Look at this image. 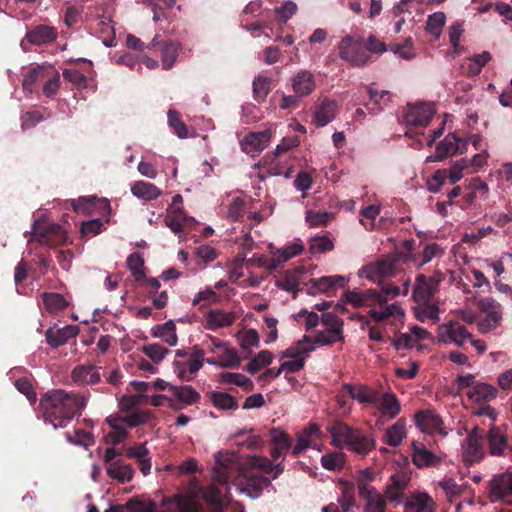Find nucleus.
<instances>
[{"instance_id": "f257e3e1", "label": "nucleus", "mask_w": 512, "mask_h": 512, "mask_svg": "<svg viewBox=\"0 0 512 512\" xmlns=\"http://www.w3.org/2000/svg\"><path fill=\"white\" fill-rule=\"evenodd\" d=\"M87 395L54 389L45 393L40 399V409L45 422L54 429L65 427L86 407Z\"/></svg>"}, {"instance_id": "f03ea898", "label": "nucleus", "mask_w": 512, "mask_h": 512, "mask_svg": "<svg viewBox=\"0 0 512 512\" xmlns=\"http://www.w3.org/2000/svg\"><path fill=\"white\" fill-rule=\"evenodd\" d=\"M237 471L238 463L235 461V455L218 452L213 468L214 484L204 492V499L216 507H221L227 494L228 482Z\"/></svg>"}, {"instance_id": "7ed1b4c3", "label": "nucleus", "mask_w": 512, "mask_h": 512, "mask_svg": "<svg viewBox=\"0 0 512 512\" xmlns=\"http://www.w3.org/2000/svg\"><path fill=\"white\" fill-rule=\"evenodd\" d=\"M332 437V444L338 448L343 444L358 453L367 454L375 447V440L369 435L363 434L357 429H353L343 422H337L328 428Z\"/></svg>"}, {"instance_id": "20e7f679", "label": "nucleus", "mask_w": 512, "mask_h": 512, "mask_svg": "<svg viewBox=\"0 0 512 512\" xmlns=\"http://www.w3.org/2000/svg\"><path fill=\"white\" fill-rule=\"evenodd\" d=\"M339 57L353 67H364L371 61L365 51L364 39L359 35H346L338 43Z\"/></svg>"}, {"instance_id": "39448f33", "label": "nucleus", "mask_w": 512, "mask_h": 512, "mask_svg": "<svg viewBox=\"0 0 512 512\" xmlns=\"http://www.w3.org/2000/svg\"><path fill=\"white\" fill-rule=\"evenodd\" d=\"M411 481V473L407 469H401L390 476L389 481L385 487L384 495L388 502L394 505L405 503L406 489Z\"/></svg>"}, {"instance_id": "423d86ee", "label": "nucleus", "mask_w": 512, "mask_h": 512, "mask_svg": "<svg viewBox=\"0 0 512 512\" xmlns=\"http://www.w3.org/2000/svg\"><path fill=\"white\" fill-rule=\"evenodd\" d=\"M433 113L431 106L428 104L407 105L403 113V121L410 128L406 135L410 136L413 129L427 127L433 118Z\"/></svg>"}, {"instance_id": "0eeeda50", "label": "nucleus", "mask_w": 512, "mask_h": 512, "mask_svg": "<svg viewBox=\"0 0 512 512\" xmlns=\"http://www.w3.org/2000/svg\"><path fill=\"white\" fill-rule=\"evenodd\" d=\"M485 317L478 323L480 333L485 334L497 328L502 320L501 305L493 298H484L478 304Z\"/></svg>"}, {"instance_id": "6e6552de", "label": "nucleus", "mask_w": 512, "mask_h": 512, "mask_svg": "<svg viewBox=\"0 0 512 512\" xmlns=\"http://www.w3.org/2000/svg\"><path fill=\"white\" fill-rule=\"evenodd\" d=\"M345 299L348 303L352 304L357 308L369 307L375 309L377 305L385 306L388 298L379 293L375 289L359 290L354 289L348 290L344 293Z\"/></svg>"}, {"instance_id": "1a4fd4ad", "label": "nucleus", "mask_w": 512, "mask_h": 512, "mask_svg": "<svg viewBox=\"0 0 512 512\" xmlns=\"http://www.w3.org/2000/svg\"><path fill=\"white\" fill-rule=\"evenodd\" d=\"M243 477L242 483V491L246 492L247 495L251 498H258L263 489L272 486V482L269 478L264 475L258 474L255 471H251L249 469H240L238 467V471Z\"/></svg>"}, {"instance_id": "9d476101", "label": "nucleus", "mask_w": 512, "mask_h": 512, "mask_svg": "<svg viewBox=\"0 0 512 512\" xmlns=\"http://www.w3.org/2000/svg\"><path fill=\"white\" fill-rule=\"evenodd\" d=\"M472 335L466 327L458 321H449L438 327V339L442 343H454L462 346L465 340L471 339Z\"/></svg>"}, {"instance_id": "9b49d317", "label": "nucleus", "mask_w": 512, "mask_h": 512, "mask_svg": "<svg viewBox=\"0 0 512 512\" xmlns=\"http://www.w3.org/2000/svg\"><path fill=\"white\" fill-rule=\"evenodd\" d=\"M488 496L491 502L508 501L512 497V473L494 475L489 481Z\"/></svg>"}, {"instance_id": "f8f14e48", "label": "nucleus", "mask_w": 512, "mask_h": 512, "mask_svg": "<svg viewBox=\"0 0 512 512\" xmlns=\"http://www.w3.org/2000/svg\"><path fill=\"white\" fill-rule=\"evenodd\" d=\"M271 136L270 129L249 132L240 141L241 150L252 157L259 155L269 145Z\"/></svg>"}, {"instance_id": "ddd939ff", "label": "nucleus", "mask_w": 512, "mask_h": 512, "mask_svg": "<svg viewBox=\"0 0 512 512\" xmlns=\"http://www.w3.org/2000/svg\"><path fill=\"white\" fill-rule=\"evenodd\" d=\"M438 285L439 280L434 277H426L424 274L417 275L412 293L413 300L419 304L429 303L437 292Z\"/></svg>"}, {"instance_id": "4468645a", "label": "nucleus", "mask_w": 512, "mask_h": 512, "mask_svg": "<svg viewBox=\"0 0 512 512\" xmlns=\"http://www.w3.org/2000/svg\"><path fill=\"white\" fill-rule=\"evenodd\" d=\"M37 241L49 247L60 246L66 243L67 234L59 224H49L43 228L34 227Z\"/></svg>"}, {"instance_id": "2eb2a0df", "label": "nucleus", "mask_w": 512, "mask_h": 512, "mask_svg": "<svg viewBox=\"0 0 512 512\" xmlns=\"http://www.w3.org/2000/svg\"><path fill=\"white\" fill-rule=\"evenodd\" d=\"M483 436V431L475 427L465 440L464 458L470 464L480 461L483 457Z\"/></svg>"}, {"instance_id": "dca6fc26", "label": "nucleus", "mask_w": 512, "mask_h": 512, "mask_svg": "<svg viewBox=\"0 0 512 512\" xmlns=\"http://www.w3.org/2000/svg\"><path fill=\"white\" fill-rule=\"evenodd\" d=\"M150 45L160 51L163 68H172L179 55V51L181 49L180 44L170 39L159 41L158 36H155Z\"/></svg>"}, {"instance_id": "f3484780", "label": "nucleus", "mask_w": 512, "mask_h": 512, "mask_svg": "<svg viewBox=\"0 0 512 512\" xmlns=\"http://www.w3.org/2000/svg\"><path fill=\"white\" fill-rule=\"evenodd\" d=\"M100 369L94 364L77 365L71 372V379L77 385H96L101 381Z\"/></svg>"}, {"instance_id": "a211bd4d", "label": "nucleus", "mask_w": 512, "mask_h": 512, "mask_svg": "<svg viewBox=\"0 0 512 512\" xmlns=\"http://www.w3.org/2000/svg\"><path fill=\"white\" fill-rule=\"evenodd\" d=\"M417 427L425 433L434 434L443 432V421L440 416L432 410L419 411L415 415Z\"/></svg>"}, {"instance_id": "6ab92c4d", "label": "nucleus", "mask_w": 512, "mask_h": 512, "mask_svg": "<svg viewBox=\"0 0 512 512\" xmlns=\"http://www.w3.org/2000/svg\"><path fill=\"white\" fill-rule=\"evenodd\" d=\"M58 32L56 28L39 24L26 32L25 39L28 43L36 46L50 44L56 40Z\"/></svg>"}, {"instance_id": "aec40b11", "label": "nucleus", "mask_w": 512, "mask_h": 512, "mask_svg": "<svg viewBox=\"0 0 512 512\" xmlns=\"http://www.w3.org/2000/svg\"><path fill=\"white\" fill-rule=\"evenodd\" d=\"M358 494L366 502L365 512H386L388 500L375 487L362 486L361 493Z\"/></svg>"}, {"instance_id": "412c9836", "label": "nucleus", "mask_w": 512, "mask_h": 512, "mask_svg": "<svg viewBox=\"0 0 512 512\" xmlns=\"http://www.w3.org/2000/svg\"><path fill=\"white\" fill-rule=\"evenodd\" d=\"M321 436L320 426L317 423H309L301 432L296 435V445L291 450L293 457H298L304 450L311 447L314 438Z\"/></svg>"}, {"instance_id": "4be33fe9", "label": "nucleus", "mask_w": 512, "mask_h": 512, "mask_svg": "<svg viewBox=\"0 0 512 512\" xmlns=\"http://www.w3.org/2000/svg\"><path fill=\"white\" fill-rule=\"evenodd\" d=\"M344 390L352 399L357 400L363 404H374L379 400V392L367 385H352L344 383L342 385Z\"/></svg>"}, {"instance_id": "5701e85b", "label": "nucleus", "mask_w": 512, "mask_h": 512, "mask_svg": "<svg viewBox=\"0 0 512 512\" xmlns=\"http://www.w3.org/2000/svg\"><path fill=\"white\" fill-rule=\"evenodd\" d=\"M270 437L273 461H276L280 456L286 455L290 449L292 450V439L288 433L278 428H272L270 430Z\"/></svg>"}, {"instance_id": "b1692460", "label": "nucleus", "mask_w": 512, "mask_h": 512, "mask_svg": "<svg viewBox=\"0 0 512 512\" xmlns=\"http://www.w3.org/2000/svg\"><path fill=\"white\" fill-rule=\"evenodd\" d=\"M404 510L405 512H435L436 504L427 493L417 492L406 499Z\"/></svg>"}, {"instance_id": "393cba45", "label": "nucleus", "mask_w": 512, "mask_h": 512, "mask_svg": "<svg viewBox=\"0 0 512 512\" xmlns=\"http://www.w3.org/2000/svg\"><path fill=\"white\" fill-rule=\"evenodd\" d=\"M204 318L206 321L205 328L209 330L231 326L236 320L233 312H226L221 309L209 310L204 314Z\"/></svg>"}, {"instance_id": "a878e982", "label": "nucleus", "mask_w": 512, "mask_h": 512, "mask_svg": "<svg viewBox=\"0 0 512 512\" xmlns=\"http://www.w3.org/2000/svg\"><path fill=\"white\" fill-rule=\"evenodd\" d=\"M374 404L380 410L381 416L387 417L389 420L396 418L401 412L400 401L392 392L379 394V400Z\"/></svg>"}, {"instance_id": "bb28decb", "label": "nucleus", "mask_w": 512, "mask_h": 512, "mask_svg": "<svg viewBox=\"0 0 512 512\" xmlns=\"http://www.w3.org/2000/svg\"><path fill=\"white\" fill-rule=\"evenodd\" d=\"M78 332V327L72 325H67L57 330L49 328L45 333L46 342L52 348H58L66 344L70 339L75 338Z\"/></svg>"}, {"instance_id": "cd10ccee", "label": "nucleus", "mask_w": 512, "mask_h": 512, "mask_svg": "<svg viewBox=\"0 0 512 512\" xmlns=\"http://www.w3.org/2000/svg\"><path fill=\"white\" fill-rule=\"evenodd\" d=\"M316 87L314 75L308 70L299 71L292 79V88L300 97L310 95Z\"/></svg>"}, {"instance_id": "c85d7f7f", "label": "nucleus", "mask_w": 512, "mask_h": 512, "mask_svg": "<svg viewBox=\"0 0 512 512\" xmlns=\"http://www.w3.org/2000/svg\"><path fill=\"white\" fill-rule=\"evenodd\" d=\"M337 114V103L328 98L321 100L319 107L314 113V122L319 127L329 124Z\"/></svg>"}, {"instance_id": "c756f323", "label": "nucleus", "mask_w": 512, "mask_h": 512, "mask_svg": "<svg viewBox=\"0 0 512 512\" xmlns=\"http://www.w3.org/2000/svg\"><path fill=\"white\" fill-rule=\"evenodd\" d=\"M188 221L194 222V218L188 217L184 214L182 208H175L172 213H169L164 218V224L166 227L182 239V232L184 230V224Z\"/></svg>"}, {"instance_id": "7c9ffc66", "label": "nucleus", "mask_w": 512, "mask_h": 512, "mask_svg": "<svg viewBox=\"0 0 512 512\" xmlns=\"http://www.w3.org/2000/svg\"><path fill=\"white\" fill-rule=\"evenodd\" d=\"M205 354L203 350L194 347L193 351L191 352L188 361L186 362V366L188 368V372L191 375V377L186 376V371L183 369H180L181 363L176 362V365L179 367L178 370V376L181 379L191 380L193 376L202 368L203 362L205 360L204 358Z\"/></svg>"}, {"instance_id": "2f4dec72", "label": "nucleus", "mask_w": 512, "mask_h": 512, "mask_svg": "<svg viewBox=\"0 0 512 512\" xmlns=\"http://www.w3.org/2000/svg\"><path fill=\"white\" fill-rule=\"evenodd\" d=\"M304 274L305 271L303 268L288 270L284 273L278 286L285 291L292 292L294 294L293 297L295 298L299 291V285L302 283V277Z\"/></svg>"}, {"instance_id": "473e14b6", "label": "nucleus", "mask_w": 512, "mask_h": 512, "mask_svg": "<svg viewBox=\"0 0 512 512\" xmlns=\"http://www.w3.org/2000/svg\"><path fill=\"white\" fill-rule=\"evenodd\" d=\"M315 350L310 336H303L301 340L293 343L289 348L282 352L281 358H305L306 355Z\"/></svg>"}, {"instance_id": "72a5a7b5", "label": "nucleus", "mask_w": 512, "mask_h": 512, "mask_svg": "<svg viewBox=\"0 0 512 512\" xmlns=\"http://www.w3.org/2000/svg\"><path fill=\"white\" fill-rule=\"evenodd\" d=\"M107 475L120 483H126L132 480L134 469L130 464H125L122 460H116L109 464Z\"/></svg>"}, {"instance_id": "f704fd0d", "label": "nucleus", "mask_w": 512, "mask_h": 512, "mask_svg": "<svg viewBox=\"0 0 512 512\" xmlns=\"http://www.w3.org/2000/svg\"><path fill=\"white\" fill-rule=\"evenodd\" d=\"M489 452L492 455H502L507 448V437L500 427L492 426L488 432Z\"/></svg>"}, {"instance_id": "c9c22d12", "label": "nucleus", "mask_w": 512, "mask_h": 512, "mask_svg": "<svg viewBox=\"0 0 512 512\" xmlns=\"http://www.w3.org/2000/svg\"><path fill=\"white\" fill-rule=\"evenodd\" d=\"M457 135L455 133L448 134L442 141L438 143L435 150L434 161H442L449 156L457 154Z\"/></svg>"}, {"instance_id": "e433bc0d", "label": "nucleus", "mask_w": 512, "mask_h": 512, "mask_svg": "<svg viewBox=\"0 0 512 512\" xmlns=\"http://www.w3.org/2000/svg\"><path fill=\"white\" fill-rule=\"evenodd\" d=\"M169 391L176 400L186 406L198 403L201 398L200 394L189 385L170 386Z\"/></svg>"}, {"instance_id": "4c0bfd02", "label": "nucleus", "mask_w": 512, "mask_h": 512, "mask_svg": "<svg viewBox=\"0 0 512 512\" xmlns=\"http://www.w3.org/2000/svg\"><path fill=\"white\" fill-rule=\"evenodd\" d=\"M303 250L304 246L301 243H293L284 247L283 249L278 250L276 253H274L272 263L269 265V268L271 270H275L282 263L301 254Z\"/></svg>"}, {"instance_id": "58836bf2", "label": "nucleus", "mask_w": 512, "mask_h": 512, "mask_svg": "<svg viewBox=\"0 0 512 512\" xmlns=\"http://www.w3.org/2000/svg\"><path fill=\"white\" fill-rule=\"evenodd\" d=\"M132 194L140 199L151 201L161 195V190L152 183L137 181L131 186Z\"/></svg>"}, {"instance_id": "ea45409f", "label": "nucleus", "mask_w": 512, "mask_h": 512, "mask_svg": "<svg viewBox=\"0 0 512 512\" xmlns=\"http://www.w3.org/2000/svg\"><path fill=\"white\" fill-rule=\"evenodd\" d=\"M42 302L45 309L52 314L63 311L69 305V301L62 294L53 292H44L42 294Z\"/></svg>"}, {"instance_id": "a19ab883", "label": "nucleus", "mask_w": 512, "mask_h": 512, "mask_svg": "<svg viewBox=\"0 0 512 512\" xmlns=\"http://www.w3.org/2000/svg\"><path fill=\"white\" fill-rule=\"evenodd\" d=\"M344 278L342 276H327L319 279H311V287L308 293L315 295L318 292H329L336 285H342Z\"/></svg>"}, {"instance_id": "79ce46f5", "label": "nucleus", "mask_w": 512, "mask_h": 512, "mask_svg": "<svg viewBox=\"0 0 512 512\" xmlns=\"http://www.w3.org/2000/svg\"><path fill=\"white\" fill-rule=\"evenodd\" d=\"M406 436V423L405 419L400 418L395 424L389 427L384 435L385 443L392 447H397L401 444L403 438Z\"/></svg>"}, {"instance_id": "37998d69", "label": "nucleus", "mask_w": 512, "mask_h": 512, "mask_svg": "<svg viewBox=\"0 0 512 512\" xmlns=\"http://www.w3.org/2000/svg\"><path fill=\"white\" fill-rule=\"evenodd\" d=\"M152 335L154 337L161 338L165 343L170 346H175L178 341L176 334V325L173 320H169L164 324L155 326L152 329Z\"/></svg>"}, {"instance_id": "c03bdc74", "label": "nucleus", "mask_w": 512, "mask_h": 512, "mask_svg": "<svg viewBox=\"0 0 512 512\" xmlns=\"http://www.w3.org/2000/svg\"><path fill=\"white\" fill-rule=\"evenodd\" d=\"M412 461L417 467L423 468L437 465L439 458L434 453L427 450L424 446L418 447L415 443H413Z\"/></svg>"}, {"instance_id": "a18cd8bd", "label": "nucleus", "mask_w": 512, "mask_h": 512, "mask_svg": "<svg viewBox=\"0 0 512 512\" xmlns=\"http://www.w3.org/2000/svg\"><path fill=\"white\" fill-rule=\"evenodd\" d=\"M367 92L371 103L366 104L365 106L370 113H377L381 111L383 106H386L387 102L390 101L391 98V93L389 91L383 90L379 92L371 86L367 87Z\"/></svg>"}, {"instance_id": "49530a36", "label": "nucleus", "mask_w": 512, "mask_h": 512, "mask_svg": "<svg viewBox=\"0 0 512 512\" xmlns=\"http://www.w3.org/2000/svg\"><path fill=\"white\" fill-rule=\"evenodd\" d=\"M48 77V69L38 66L36 68L31 69L24 76L22 81V87L24 91L29 93L35 92V84L43 83V81Z\"/></svg>"}, {"instance_id": "de8ad7c7", "label": "nucleus", "mask_w": 512, "mask_h": 512, "mask_svg": "<svg viewBox=\"0 0 512 512\" xmlns=\"http://www.w3.org/2000/svg\"><path fill=\"white\" fill-rule=\"evenodd\" d=\"M467 396L477 402L489 401L497 396V389L486 383H477L468 391Z\"/></svg>"}, {"instance_id": "09e8293b", "label": "nucleus", "mask_w": 512, "mask_h": 512, "mask_svg": "<svg viewBox=\"0 0 512 512\" xmlns=\"http://www.w3.org/2000/svg\"><path fill=\"white\" fill-rule=\"evenodd\" d=\"M344 335L340 329H325L317 332L315 337L312 339L313 345L327 346L332 345L336 342H343Z\"/></svg>"}, {"instance_id": "8fccbe9b", "label": "nucleus", "mask_w": 512, "mask_h": 512, "mask_svg": "<svg viewBox=\"0 0 512 512\" xmlns=\"http://www.w3.org/2000/svg\"><path fill=\"white\" fill-rule=\"evenodd\" d=\"M211 403L220 410H236L238 408L237 399L229 393L211 392L209 395Z\"/></svg>"}, {"instance_id": "3c124183", "label": "nucleus", "mask_w": 512, "mask_h": 512, "mask_svg": "<svg viewBox=\"0 0 512 512\" xmlns=\"http://www.w3.org/2000/svg\"><path fill=\"white\" fill-rule=\"evenodd\" d=\"M272 80L269 77L257 76L253 80V97L257 102H263L271 91Z\"/></svg>"}, {"instance_id": "603ef678", "label": "nucleus", "mask_w": 512, "mask_h": 512, "mask_svg": "<svg viewBox=\"0 0 512 512\" xmlns=\"http://www.w3.org/2000/svg\"><path fill=\"white\" fill-rule=\"evenodd\" d=\"M222 383L234 384L243 388L245 391H251L254 388L253 382L241 373L225 372L220 374Z\"/></svg>"}, {"instance_id": "864d4df0", "label": "nucleus", "mask_w": 512, "mask_h": 512, "mask_svg": "<svg viewBox=\"0 0 512 512\" xmlns=\"http://www.w3.org/2000/svg\"><path fill=\"white\" fill-rule=\"evenodd\" d=\"M169 127L180 138L185 139L188 137V128L181 120L180 113L175 109H169L167 113Z\"/></svg>"}, {"instance_id": "5fc2aeb1", "label": "nucleus", "mask_w": 512, "mask_h": 512, "mask_svg": "<svg viewBox=\"0 0 512 512\" xmlns=\"http://www.w3.org/2000/svg\"><path fill=\"white\" fill-rule=\"evenodd\" d=\"M251 471L259 470L264 474H270L273 471V464L267 457L251 455L247 458L246 467Z\"/></svg>"}, {"instance_id": "6e6d98bb", "label": "nucleus", "mask_w": 512, "mask_h": 512, "mask_svg": "<svg viewBox=\"0 0 512 512\" xmlns=\"http://www.w3.org/2000/svg\"><path fill=\"white\" fill-rule=\"evenodd\" d=\"M272 360L273 354L268 350H262L248 363L246 371L255 374L263 367L270 365Z\"/></svg>"}, {"instance_id": "4d7b16f0", "label": "nucleus", "mask_w": 512, "mask_h": 512, "mask_svg": "<svg viewBox=\"0 0 512 512\" xmlns=\"http://www.w3.org/2000/svg\"><path fill=\"white\" fill-rule=\"evenodd\" d=\"M333 249V241L327 235H317L310 239L309 250L313 255L329 252Z\"/></svg>"}, {"instance_id": "13d9d810", "label": "nucleus", "mask_w": 512, "mask_h": 512, "mask_svg": "<svg viewBox=\"0 0 512 512\" xmlns=\"http://www.w3.org/2000/svg\"><path fill=\"white\" fill-rule=\"evenodd\" d=\"M446 16L443 12H435L428 16L426 23V31L431 35L438 38L442 32V28L445 25Z\"/></svg>"}, {"instance_id": "bf43d9fd", "label": "nucleus", "mask_w": 512, "mask_h": 512, "mask_svg": "<svg viewBox=\"0 0 512 512\" xmlns=\"http://www.w3.org/2000/svg\"><path fill=\"white\" fill-rule=\"evenodd\" d=\"M321 464L327 470H340L345 464V455L341 452L324 454L321 457Z\"/></svg>"}, {"instance_id": "052dcab7", "label": "nucleus", "mask_w": 512, "mask_h": 512, "mask_svg": "<svg viewBox=\"0 0 512 512\" xmlns=\"http://www.w3.org/2000/svg\"><path fill=\"white\" fill-rule=\"evenodd\" d=\"M127 265L136 281H141L145 278L144 260L140 253H132L127 259Z\"/></svg>"}, {"instance_id": "680f3d73", "label": "nucleus", "mask_w": 512, "mask_h": 512, "mask_svg": "<svg viewBox=\"0 0 512 512\" xmlns=\"http://www.w3.org/2000/svg\"><path fill=\"white\" fill-rule=\"evenodd\" d=\"M338 504L342 512H348L356 504L354 486L345 483L341 496L338 498Z\"/></svg>"}, {"instance_id": "e2e57ef3", "label": "nucleus", "mask_w": 512, "mask_h": 512, "mask_svg": "<svg viewBox=\"0 0 512 512\" xmlns=\"http://www.w3.org/2000/svg\"><path fill=\"white\" fill-rule=\"evenodd\" d=\"M142 352L150 358L154 363L161 362L166 354L169 353V350L160 344L153 343L148 344L142 347Z\"/></svg>"}, {"instance_id": "0e129e2a", "label": "nucleus", "mask_w": 512, "mask_h": 512, "mask_svg": "<svg viewBox=\"0 0 512 512\" xmlns=\"http://www.w3.org/2000/svg\"><path fill=\"white\" fill-rule=\"evenodd\" d=\"M332 214L328 212L309 210L306 213V222L311 227L325 226L331 220Z\"/></svg>"}, {"instance_id": "69168bd1", "label": "nucleus", "mask_w": 512, "mask_h": 512, "mask_svg": "<svg viewBox=\"0 0 512 512\" xmlns=\"http://www.w3.org/2000/svg\"><path fill=\"white\" fill-rule=\"evenodd\" d=\"M66 439L71 444L84 446L91 445L94 442L92 434L83 429L75 430L73 434L66 433Z\"/></svg>"}, {"instance_id": "338daca9", "label": "nucleus", "mask_w": 512, "mask_h": 512, "mask_svg": "<svg viewBox=\"0 0 512 512\" xmlns=\"http://www.w3.org/2000/svg\"><path fill=\"white\" fill-rule=\"evenodd\" d=\"M126 508L128 512H155V503L150 500H139L137 498L130 499Z\"/></svg>"}, {"instance_id": "774afa93", "label": "nucleus", "mask_w": 512, "mask_h": 512, "mask_svg": "<svg viewBox=\"0 0 512 512\" xmlns=\"http://www.w3.org/2000/svg\"><path fill=\"white\" fill-rule=\"evenodd\" d=\"M104 224L100 219L84 221L81 224L80 232L83 237H93L102 232Z\"/></svg>"}]
</instances>
